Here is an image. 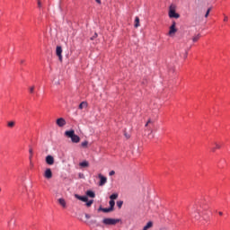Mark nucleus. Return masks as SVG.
I'll use <instances>...</instances> for the list:
<instances>
[{"instance_id":"1","label":"nucleus","mask_w":230,"mask_h":230,"mask_svg":"<svg viewBox=\"0 0 230 230\" xmlns=\"http://www.w3.org/2000/svg\"><path fill=\"white\" fill-rule=\"evenodd\" d=\"M65 136L69 137L72 143H80V137L75 134V130L73 129L66 131Z\"/></svg>"},{"instance_id":"2","label":"nucleus","mask_w":230,"mask_h":230,"mask_svg":"<svg viewBox=\"0 0 230 230\" xmlns=\"http://www.w3.org/2000/svg\"><path fill=\"white\" fill-rule=\"evenodd\" d=\"M121 219H114V218H104L102 220V224L105 226H116V224H119Z\"/></svg>"},{"instance_id":"3","label":"nucleus","mask_w":230,"mask_h":230,"mask_svg":"<svg viewBox=\"0 0 230 230\" xmlns=\"http://www.w3.org/2000/svg\"><path fill=\"white\" fill-rule=\"evenodd\" d=\"M192 216L195 218V220L200 219V208H199V205H194L192 208Z\"/></svg>"},{"instance_id":"4","label":"nucleus","mask_w":230,"mask_h":230,"mask_svg":"<svg viewBox=\"0 0 230 230\" xmlns=\"http://www.w3.org/2000/svg\"><path fill=\"white\" fill-rule=\"evenodd\" d=\"M98 178L100 179L99 186H105V184H107V177L103 176L102 173H99Z\"/></svg>"},{"instance_id":"5","label":"nucleus","mask_w":230,"mask_h":230,"mask_svg":"<svg viewBox=\"0 0 230 230\" xmlns=\"http://www.w3.org/2000/svg\"><path fill=\"white\" fill-rule=\"evenodd\" d=\"M169 17L171 19H179V17H181V15H179V13H175V11L173 9L170 8Z\"/></svg>"},{"instance_id":"6","label":"nucleus","mask_w":230,"mask_h":230,"mask_svg":"<svg viewBox=\"0 0 230 230\" xmlns=\"http://www.w3.org/2000/svg\"><path fill=\"white\" fill-rule=\"evenodd\" d=\"M47 164H49V166H52V164H55V158L52 155H47L45 159Z\"/></svg>"},{"instance_id":"7","label":"nucleus","mask_w":230,"mask_h":230,"mask_svg":"<svg viewBox=\"0 0 230 230\" xmlns=\"http://www.w3.org/2000/svg\"><path fill=\"white\" fill-rule=\"evenodd\" d=\"M175 22H172V26L170 27L169 30V35L170 37H172V35H175V33H177V29L175 28Z\"/></svg>"},{"instance_id":"8","label":"nucleus","mask_w":230,"mask_h":230,"mask_svg":"<svg viewBox=\"0 0 230 230\" xmlns=\"http://www.w3.org/2000/svg\"><path fill=\"white\" fill-rule=\"evenodd\" d=\"M56 124L58 127H66V119L64 118H59L56 120Z\"/></svg>"},{"instance_id":"9","label":"nucleus","mask_w":230,"mask_h":230,"mask_svg":"<svg viewBox=\"0 0 230 230\" xmlns=\"http://www.w3.org/2000/svg\"><path fill=\"white\" fill-rule=\"evenodd\" d=\"M45 179H51L53 177V172H51L50 168L46 169L44 172Z\"/></svg>"},{"instance_id":"10","label":"nucleus","mask_w":230,"mask_h":230,"mask_svg":"<svg viewBox=\"0 0 230 230\" xmlns=\"http://www.w3.org/2000/svg\"><path fill=\"white\" fill-rule=\"evenodd\" d=\"M56 54H57V57H58V59L60 60V62H62V47L60 46L57 47Z\"/></svg>"},{"instance_id":"11","label":"nucleus","mask_w":230,"mask_h":230,"mask_svg":"<svg viewBox=\"0 0 230 230\" xmlns=\"http://www.w3.org/2000/svg\"><path fill=\"white\" fill-rule=\"evenodd\" d=\"M75 198L77 199V200H81L82 202H87V200H89L87 196H80L78 194H75Z\"/></svg>"},{"instance_id":"12","label":"nucleus","mask_w":230,"mask_h":230,"mask_svg":"<svg viewBox=\"0 0 230 230\" xmlns=\"http://www.w3.org/2000/svg\"><path fill=\"white\" fill-rule=\"evenodd\" d=\"M58 204H59L62 208H67V204L66 203V199H64V198L58 199Z\"/></svg>"},{"instance_id":"13","label":"nucleus","mask_w":230,"mask_h":230,"mask_svg":"<svg viewBox=\"0 0 230 230\" xmlns=\"http://www.w3.org/2000/svg\"><path fill=\"white\" fill-rule=\"evenodd\" d=\"M98 211H102V213H112V211H114V210L111 209V208H103L100 207Z\"/></svg>"},{"instance_id":"14","label":"nucleus","mask_w":230,"mask_h":230,"mask_svg":"<svg viewBox=\"0 0 230 230\" xmlns=\"http://www.w3.org/2000/svg\"><path fill=\"white\" fill-rule=\"evenodd\" d=\"M214 145L215 146L211 148V152H217V150H220V148H222V146L217 142H215Z\"/></svg>"},{"instance_id":"15","label":"nucleus","mask_w":230,"mask_h":230,"mask_svg":"<svg viewBox=\"0 0 230 230\" xmlns=\"http://www.w3.org/2000/svg\"><path fill=\"white\" fill-rule=\"evenodd\" d=\"M86 195L87 197H90V199H94V197H96V194L93 190H87Z\"/></svg>"},{"instance_id":"16","label":"nucleus","mask_w":230,"mask_h":230,"mask_svg":"<svg viewBox=\"0 0 230 230\" xmlns=\"http://www.w3.org/2000/svg\"><path fill=\"white\" fill-rule=\"evenodd\" d=\"M87 102H82L80 104H79V109L80 111H82L83 109H87Z\"/></svg>"},{"instance_id":"17","label":"nucleus","mask_w":230,"mask_h":230,"mask_svg":"<svg viewBox=\"0 0 230 230\" xmlns=\"http://www.w3.org/2000/svg\"><path fill=\"white\" fill-rule=\"evenodd\" d=\"M79 166H82V168H87L89 166V162L84 161L79 164Z\"/></svg>"},{"instance_id":"18","label":"nucleus","mask_w":230,"mask_h":230,"mask_svg":"<svg viewBox=\"0 0 230 230\" xmlns=\"http://www.w3.org/2000/svg\"><path fill=\"white\" fill-rule=\"evenodd\" d=\"M7 127L9 128H13L15 127V121L12 120V121L7 122Z\"/></svg>"},{"instance_id":"19","label":"nucleus","mask_w":230,"mask_h":230,"mask_svg":"<svg viewBox=\"0 0 230 230\" xmlns=\"http://www.w3.org/2000/svg\"><path fill=\"white\" fill-rule=\"evenodd\" d=\"M152 226H154V223H152V221H149L146 226H144V229L148 230L150 229V227H152Z\"/></svg>"},{"instance_id":"20","label":"nucleus","mask_w":230,"mask_h":230,"mask_svg":"<svg viewBox=\"0 0 230 230\" xmlns=\"http://www.w3.org/2000/svg\"><path fill=\"white\" fill-rule=\"evenodd\" d=\"M109 204L110 208L114 210V206H116V202L113 199H111Z\"/></svg>"},{"instance_id":"21","label":"nucleus","mask_w":230,"mask_h":230,"mask_svg":"<svg viewBox=\"0 0 230 230\" xmlns=\"http://www.w3.org/2000/svg\"><path fill=\"white\" fill-rule=\"evenodd\" d=\"M135 28H139V17L135 18Z\"/></svg>"},{"instance_id":"22","label":"nucleus","mask_w":230,"mask_h":230,"mask_svg":"<svg viewBox=\"0 0 230 230\" xmlns=\"http://www.w3.org/2000/svg\"><path fill=\"white\" fill-rule=\"evenodd\" d=\"M29 154H30L29 159L30 161H31V159L33 158V148L31 147L29 149Z\"/></svg>"},{"instance_id":"23","label":"nucleus","mask_w":230,"mask_h":230,"mask_svg":"<svg viewBox=\"0 0 230 230\" xmlns=\"http://www.w3.org/2000/svg\"><path fill=\"white\" fill-rule=\"evenodd\" d=\"M111 200H116L118 199V193H113L110 196Z\"/></svg>"},{"instance_id":"24","label":"nucleus","mask_w":230,"mask_h":230,"mask_svg":"<svg viewBox=\"0 0 230 230\" xmlns=\"http://www.w3.org/2000/svg\"><path fill=\"white\" fill-rule=\"evenodd\" d=\"M94 200L91 199V200H87L86 201V207L87 208H91L93 204Z\"/></svg>"},{"instance_id":"25","label":"nucleus","mask_w":230,"mask_h":230,"mask_svg":"<svg viewBox=\"0 0 230 230\" xmlns=\"http://www.w3.org/2000/svg\"><path fill=\"white\" fill-rule=\"evenodd\" d=\"M89 145V142L88 141H84V142H82L81 143V146L83 147V148H87V146Z\"/></svg>"},{"instance_id":"26","label":"nucleus","mask_w":230,"mask_h":230,"mask_svg":"<svg viewBox=\"0 0 230 230\" xmlns=\"http://www.w3.org/2000/svg\"><path fill=\"white\" fill-rule=\"evenodd\" d=\"M200 39V34H198L192 38L193 42H197Z\"/></svg>"},{"instance_id":"27","label":"nucleus","mask_w":230,"mask_h":230,"mask_svg":"<svg viewBox=\"0 0 230 230\" xmlns=\"http://www.w3.org/2000/svg\"><path fill=\"white\" fill-rule=\"evenodd\" d=\"M117 206L119 209H121L122 206H123V201L119 200V201H117Z\"/></svg>"},{"instance_id":"28","label":"nucleus","mask_w":230,"mask_h":230,"mask_svg":"<svg viewBox=\"0 0 230 230\" xmlns=\"http://www.w3.org/2000/svg\"><path fill=\"white\" fill-rule=\"evenodd\" d=\"M34 91H35V86H31V87L30 88V93H31V94H33Z\"/></svg>"},{"instance_id":"29","label":"nucleus","mask_w":230,"mask_h":230,"mask_svg":"<svg viewBox=\"0 0 230 230\" xmlns=\"http://www.w3.org/2000/svg\"><path fill=\"white\" fill-rule=\"evenodd\" d=\"M209 12H211V8H208L206 14H205V17H208L209 16Z\"/></svg>"},{"instance_id":"30","label":"nucleus","mask_w":230,"mask_h":230,"mask_svg":"<svg viewBox=\"0 0 230 230\" xmlns=\"http://www.w3.org/2000/svg\"><path fill=\"white\" fill-rule=\"evenodd\" d=\"M98 37V33H94V35L91 38V40H94Z\"/></svg>"},{"instance_id":"31","label":"nucleus","mask_w":230,"mask_h":230,"mask_svg":"<svg viewBox=\"0 0 230 230\" xmlns=\"http://www.w3.org/2000/svg\"><path fill=\"white\" fill-rule=\"evenodd\" d=\"M150 123H154V121H152V119H149L146 124V127H148V125H150Z\"/></svg>"},{"instance_id":"32","label":"nucleus","mask_w":230,"mask_h":230,"mask_svg":"<svg viewBox=\"0 0 230 230\" xmlns=\"http://www.w3.org/2000/svg\"><path fill=\"white\" fill-rule=\"evenodd\" d=\"M115 173H116V172L111 171V172H109V175H110V176H112V175H115Z\"/></svg>"},{"instance_id":"33","label":"nucleus","mask_w":230,"mask_h":230,"mask_svg":"<svg viewBox=\"0 0 230 230\" xmlns=\"http://www.w3.org/2000/svg\"><path fill=\"white\" fill-rule=\"evenodd\" d=\"M84 217H85V218H87V220H89V218H91V215H89V214H85Z\"/></svg>"},{"instance_id":"34","label":"nucleus","mask_w":230,"mask_h":230,"mask_svg":"<svg viewBox=\"0 0 230 230\" xmlns=\"http://www.w3.org/2000/svg\"><path fill=\"white\" fill-rule=\"evenodd\" d=\"M38 6H39V8H40V6H42V4L40 3V0H38Z\"/></svg>"},{"instance_id":"35","label":"nucleus","mask_w":230,"mask_h":230,"mask_svg":"<svg viewBox=\"0 0 230 230\" xmlns=\"http://www.w3.org/2000/svg\"><path fill=\"white\" fill-rule=\"evenodd\" d=\"M228 19H229V18H228L227 16H225L224 22H226V21H228Z\"/></svg>"},{"instance_id":"36","label":"nucleus","mask_w":230,"mask_h":230,"mask_svg":"<svg viewBox=\"0 0 230 230\" xmlns=\"http://www.w3.org/2000/svg\"><path fill=\"white\" fill-rule=\"evenodd\" d=\"M98 4H102V0H95Z\"/></svg>"},{"instance_id":"37","label":"nucleus","mask_w":230,"mask_h":230,"mask_svg":"<svg viewBox=\"0 0 230 230\" xmlns=\"http://www.w3.org/2000/svg\"><path fill=\"white\" fill-rule=\"evenodd\" d=\"M20 63H21V64H24V59H22V60L20 61Z\"/></svg>"},{"instance_id":"38","label":"nucleus","mask_w":230,"mask_h":230,"mask_svg":"<svg viewBox=\"0 0 230 230\" xmlns=\"http://www.w3.org/2000/svg\"><path fill=\"white\" fill-rule=\"evenodd\" d=\"M218 215H220V217H222V215H224L223 212H218Z\"/></svg>"},{"instance_id":"39","label":"nucleus","mask_w":230,"mask_h":230,"mask_svg":"<svg viewBox=\"0 0 230 230\" xmlns=\"http://www.w3.org/2000/svg\"><path fill=\"white\" fill-rule=\"evenodd\" d=\"M125 137L128 139V137H130V136L125 134Z\"/></svg>"}]
</instances>
